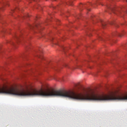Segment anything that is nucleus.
Wrapping results in <instances>:
<instances>
[{
  "label": "nucleus",
  "instance_id": "nucleus-1",
  "mask_svg": "<svg viewBox=\"0 0 127 127\" xmlns=\"http://www.w3.org/2000/svg\"><path fill=\"white\" fill-rule=\"evenodd\" d=\"M107 7L114 14H118V13L120 14L121 13V12L120 11L116 10L115 8H113L110 7V6H107Z\"/></svg>",
  "mask_w": 127,
  "mask_h": 127
},
{
  "label": "nucleus",
  "instance_id": "nucleus-9",
  "mask_svg": "<svg viewBox=\"0 0 127 127\" xmlns=\"http://www.w3.org/2000/svg\"><path fill=\"white\" fill-rule=\"evenodd\" d=\"M99 37L100 38V39H102V38L100 36H99Z\"/></svg>",
  "mask_w": 127,
  "mask_h": 127
},
{
  "label": "nucleus",
  "instance_id": "nucleus-5",
  "mask_svg": "<svg viewBox=\"0 0 127 127\" xmlns=\"http://www.w3.org/2000/svg\"><path fill=\"white\" fill-rule=\"evenodd\" d=\"M8 43H9L10 44H12L13 45H14V43L12 41H11V40L9 41H8Z\"/></svg>",
  "mask_w": 127,
  "mask_h": 127
},
{
  "label": "nucleus",
  "instance_id": "nucleus-7",
  "mask_svg": "<svg viewBox=\"0 0 127 127\" xmlns=\"http://www.w3.org/2000/svg\"><path fill=\"white\" fill-rule=\"evenodd\" d=\"M38 57L39 58H41V59H42L43 58V57H41L40 56H38Z\"/></svg>",
  "mask_w": 127,
  "mask_h": 127
},
{
  "label": "nucleus",
  "instance_id": "nucleus-15",
  "mask_svg": "<svg viewBox=\"0 0 127 127\" xmlns=\"http://www.w3.org/2000/svg\"><path fill=\"white\" fill-rule=\"evenodd\" d=\"M61 81H63V79H61Z\"/></svg>",
  "mask_w": 127,
  "mask_h": 127
},
{
  "label": "nucleus",
  "instance_id": "nucleus-3",
  "mask_svg": "<svg viewBox=\"0 0 127 127\" xmlns=\"http://www.w3.org/2000/svg\"><path fill=\"white\" fill-rule=\"evenodd\" d=\"M21 36L20 35H19L18 36H17L15 35L14 37H15V40L17 42L20 41V38Z\"/></svg>",
  "mask_w": 127,
  "mask_h": 127
},
{
  "label": "nucleus",
  "instance_id": "nucleus-8",
  "mask_svg": "<svg viewBox=\"0 0 127 127\" xmlns=\"http://www.w3.org/2000/svg\"><path fill=\"white\" fill-rule=\"evenodd\" d=\"M27 16V17H29V15L28 14H27V15H26L25 16Z\"/></svg>",
  "mask_w": 127,
  "mask_h": 127
},
{
  "label": "nucleus",
  "instance_id": "nucleus-6",
  "mask_svg": "<svg viewBox=\"0 0 127 127\" xmlns=\"http://www.w3.org/2000/svg\"><path fill=\"white\" fill-rule=\"evenodd\" d=\"M119 36H121L123 35V34H119Z\"/></svg>",
  "mask_w": 127,
  "mask_h": 127
},
{
  "label": "nucleus",
  "instance_id": "nucleus-10",
  "mask_svg": "<svg viewBox=\"0 0 127 127\" xmlns=\"http://www.w3.org/2000/svg\"><path fill=\"white\" fill-rule=\"evenodd\" d=\"M19 9V8L17 7V8H16V9Z\"/></svg>",
  "mask_w": 127,
  "mask_h": 127
},
{
  "label": "nucleus",
  "instance_id": "nucleus-18",
  "mask_svg": "<svg viewBox=\"0 0 127 127\" xmlns=\"http://www.w3.org/2000/svg\"><path fill=\"white\" fill-rule=\"evenodd\" d=\"M126 1H127V0H126Z\"/></svg>",
  "mask_w": 127,
  "mask_h": 127
},
{
  "label": "nucleus",
  "instance_id": "nucleus-13",
  "mask_svg": "<svg viewBox=\"0 0 127 127\" xmlns=\"http://www.w3.org/2000/svg\"><path fill=\"white\" fill-rule=\"evenodd\" d=\"M126 13H127V10L126 11Z\"/></svg>",
  "mask_w": 127,
  "mask_h": 127
},
{
  "label": "nucleus",
  "instance_id": "nucleus-16",
  "mask_svg": "<svg viewBox=\"0 0 127 127\" xmlns=\"http://www.w3.org/2000/svg\"><path fill=\"white\" fill-rule=\"evenodd\" d=\"M55 44H56V45H58V44H57V43H55Z\"/></svg>",
  "mask_w": 127,
  "mask_h": 127
},
{
  "label": "nucleus",
  "instance_id": "nucleus-12",
  "mask_svg": "<svg viewBox=\"0 0 127 127\" xmlns=\"http://www.w3.org/2000/svg\"><path fill=\"white\" fill-rule=\"evenodd\" d=\"M57 21H58V22H59V20H57Z\"/></svg>",
  "mask_w": 127,
  "mask_h": 127
},
{
  "label": "nucleus",
  "instance_id": "nucleus-4",
  "mask_svg": "<svg viewBox=\"0 0 127 127\" xmlns=\"http://www.w3.org/2000/svg\"><path fill=\"white\" fill-rule=\"evenodd\" d=\"M100 21H101V22L102 25V27H103V28L106 25V23H104V22L103 23L102 22V21L101 20H100Z\"/></svg>",
  "mask_w": 127,
  "mask_h": 127
},
{
  "label": "nucleus",
  "instance_id": "nucleus-14",
  "mask_svg": "<svg viewBox=\"0 0 127 127\" xmlns=\"http://www.w3.org/2000/svg\"><path fill=\"white\" fill-rule=\"evenodd\" d=\"M111 24H113V23H111Z\"/></svg>",
  "mask_w": 127,
  "mask_h": 127
},
{
  "label": "nucleus",
  "instance_id": "nucleus-2",
  "mask_svg": "<svg viewBox=\"0 0 127 127\" xmlns=\"http://www.w3.org/2000/svg\"><path fill=\"white\" fill-rule=\"evenodd\" d=\"M39 25V24H35L34 25H32L30 24L28 25L29 28L30 29H33L35 28H38V26Z\"/></svg>",
  "mask_w": 127,
  "mask_h": 127
},
{
  "label": "nucleus",
  "instance_id": "nucleus-11",
  "mask_svg": "<svg viewBox=\"0 0 127 127\" xmlns=\"http://www.w3.org/2000/svg\"><path fill=\"white\" fill-rule=\"evenodd\" d=\"M88 11H90V9H88Z\"/></svg>",
  "mask_w": 127,
  "mask_h": 127
},
{
  "label": "nucleus",
  "instance_id": "nucleus-17",
  "mask_svg": "<svg viewBox=\"0 0 127 127\" xmlns=\"http://www.w3.org/2000/svg\"><path fill=\"white\" fill-rule=\"evenodd\" d=\"M53 39V38H52V39L51 40H52V39Z\"/></svg>",
  "mask_w": 127,
  "mask_h": 127
}]
</instances>
